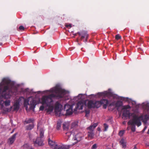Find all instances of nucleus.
I'll use <instances>...</instances> for the list:
<instances>
[{"label":"nucleus","mask_w":149,"mask_h":149,"mask_svg":"<svg viewBox=\"0 0 149 149\" xmlns=\"http://www.w3.org/2000/svg\"><path fill=\"white\" fill-rule=\"evenodd\" d=\"M19 29L21 31H23L24 30V26H20L19 27Z\"/></svg>","instance_id":"nucleus-31"},{"label":"nucleus","mask_w":149,"mask_h":149,"mask_svg":"<svg viewBox=\"0 0 149 149\" xmlns=\"http://www.w3.org/2000/svg\"><path fill=\"white\" fill-rule=\"evenodd\" d=\"M116 39L117 40L120 39L121 38V37L119 34L116 35L115 36Z\"/></svg>","instance_id":"nucleus-30"},{"label":"nucleus","mask_w":149,"mask_h":149,"mask_svg":"<svg viewBox=\"0 0 149 149\" xmlns=\"http://www.w3.org/2000/svg\"><path fill=\"white\" fill-rule=\"evenodd\" d=\"M86 96L87 95L85 94H79L77 96L74 97L73 99L72 100L73 102L80 100V101L77 104L75 108L74 109V112L75 113H76V111L77 110L83 109L84 106V104L82 100L86 97Z\"/></svg>","instance_id":"nucleus-4"},{"label":"nucleus","mask_w":149,"mask_h":149,"mask_svg":"<svg viewBox=\"0 0 149 149\" xmlns=\"http://www.w3.org/2000/svg\"><path fill=\"white\" fill-rule=\"evenodd\" d=\"M108 125L106 123H104V131H106L107 130L108 128Z\"/></svg>","instance_id":"nucleus-27"},{"label":"nucleus","mask_w":149,"mask_h":149,"mask_svg":"<svg viewBox=\"0 0 149 149\" xmlns=\"http://www.w3.org/2000/svg\"><path fill=\"white\" fill-rule=\"evenodd\" d=\"M72 105L66 104L65 105L64 109L66 111L67 115H70L72 114L73 111L72 109Z\"/></svg>","instance_id":"nucleus-8"},{"label":"nucleus","mask_w":149,"mask_h":149,"mask_svg":"<svg viewBox=\"0 0 149 149\" xmlns=\"http://www.w3.org/2000/svg\"><path fill=\"white\" fill-rule=\"evenodd\" d=\"M33 127V124L30 125L26 127L27 130H31Z\"/></svg>","instance_id":"nucleus-26"},{"label":"nucleus","mask_w":149,"mask_h":149,"mask_svg":"<svg viewBox=\"0 0 149 149\" xmlns=\"http://www.w3.org/2000/svg\"><path fill=\"white\" fill-rule=\"evenodd\" d=\"M148 134H149V130H148Z\"/></svg>","instance_id":"nucleus-37"},{"label":"nucleus","mask_w":149,"mask_h":149,"mask_svg":"<svg viewBox=\"0 0 149 149\" xmlns=\"http://www.w3.org/2000/svg\"><path fill=\"white\" fill-rule=\"evenodd\" d=\"M125 133V130H121L118 133L119 135L120 136H122Z\"/></svg>","instance_id":"nucleus-28"},{"label":"nucleus","mask_w":149,"mask_h":149,"mask_svg":"<svg viewBox=\"0 0 149 149\" xmlns=\"http://www.w3.org/2000/svg\"><path fill=\"white\" fill-rule=\"evenodd\" d=\"M40 137L37 138L35 141H33L34 143L36 146H41L43 144V141L42 139L44 136V131L43 129H41L40 130Z\"/></svg>","instance_id":"nucleus-7"},{"label":"nucleus","mask_w":149,"mask_h":149,"mask_svg":"<svg viewBox=\"0 0 149 149\" xmlns=\"http://www.w3.org/2000/svg\"><path fill=\"white\" fill-rule=\"evenodd\" d=\"M61 121H58L57 123L56 129L57 130H60L61 127Z\"/></svg>","instance_id":"nucleus-23"},{"label":"nucleus","mask_w":149,"mask_h":149,"mask_svg":"<svg viewBox=\"0 0 149 149\" xmlns=\"http://www.w3.org/2000/svg\"><path fill=\"white\" fill-rule=\"evenodd\" d=\"M127 130H129V127H127Z\"/></svg>","instance_id":"nucleus-36"},{"label":"nucleus","mask_w":149,"mask_h":149,"mask_svg":"<svg viewBox=\"0 0 149 149\" xmlns=\"http://www.w3.org/2000/svg\"><path fill=\"white\" fill-rule=\"evenodd\" d=\"M66 136H65V139L66 140H68L71 136V134L70 132H68L65 133Z\"/></svg>","instance_id":"nucleus-24"},{"label":"nucleus","mask_w":149,"mask_h":149,"mask_svg":"<svg viewBox=\"0 0 149 149\" xmlns=\"http://www.w3.org/2000/svg\"><path fill=\"white\" fill-rule=\"evenodd\" d=\"M37 129H38V127Z\"/></svg>","instance_id":"nucleus-40"},{"label":"nucleus","mask_w":149,"mask_h":149,"mask_svg":"<svg viewBox=\"0 0 149 149\" xmlns=\"http://www.w3.org/2000/svg\"><path fill=\"white\" fill-rule=\"evenodd\" d=\"M85 112L86 116H87L90 113V110L89 109H86L85 111Z\"/></svg>","instance_id":"nucleus-29"},{"label":"nucleus","mask_w":149,"mask_h":149,"mask_svg":"<svg viewBox=\"0 0 149 149\" xmlns=\"http://www.w3.org/2000/svg\"><path fill=\"white\" fill-rule=\"evenodd\" d=\"M78 122L75 121L73 122L71 124V128H74L78 126Z\"/></svg>","instance_id":"nucleus-15"},{"label":"nucleus","mask_w":149,"mask_h":149,"mask_svg":"<svg viewBox=\"0 0 149 149\" xmlns=\"http://www.w3.org/2000/svg\"><path fill=\"white\" fill-rule=\"evenodd\" d=\"M101 104H103L104 105L106 106L108 104V101L106 99H103L100 101Z\"/></svg>","instance_id":"nucleus-18"},{"label":"nucleus","mask_w":149,"mask_h":149,"mask_svg":"<svg viewBox=\"0 0 149 149\" xmlns=\"http://www.w3.org/2000/svg\"><path fill=\"white\" fill-rule=\"evenodd\" d=\"M98 96V97H111L114 99H118L123 101H127L129 103H132V104H136V101H133L131 99L128 97H120L118 95L113 94L111 91L110 89H109L108 91H104L102 92H99L97 93V95L91 94L89 96H92L93 97H95L96 96Z\"/></svg>","instance_id":"nucleus-3"},{"label":"nucleus","mask_w":149,"mask_h":149,"mask_svg":"<svg viewBox=\"0 0 149 149\" xmlns=\"http://www.w3.org/2000/svg\"><path fill=\"white\" fill-rule=\"evenodd\" d=\"M95 108H98L101 105L100 101H95Z\"/></svg>","instance_id":"nucleus-19"},{"label":"nucleus","mask_w":149,"mask_h":149,"mask_svg":"<svg viewBox=\"0 0 149 149\" xmlns=\"http://www.w3.org/2000/svg\"><path fill=\"white\" fill-rule=\"evenodd\" d=\"M95 100H89L88 101L86 104L88 108H95Z\"/></svg>","instance_id":"nucleus-11"},{"label":"nucleus","mask_w":149,"mask_h":149,"mask_svg":"<svg viewBox=\"0 0 149 149\" xmlns=\"http://www.w3.org/2000/svg\"><path fill=\"white\" fill-rule=\"evenodd\" d=\"M136 102V104H132V103H129L130 104H132L133 107L135 108L133 109V113H130L129 111L128 110L131 108L129 105L123 106L122 108V110L123 111V118L124 119H127V118H132V119L128 121L127 124L129 125H130L132 126L131 130L133 132L135 131V125L138 127L140 126L141 125V121L147 120L149 117L148 115L144 113L140 114L139 116L140 112L138 108L142 107L144 109L148 111L149 103L147 102H143L142 104H137Z\"/></svg>","instance_id":"nucleus-2"},{"label":"nucleus","mask_w":149,"mask_h":149,"mask_svg":"<svg viewBox=\"0 0 149 149\" xmlns=\"http://www.w3.org/2000/svg\"><path fill=\"white\" fill-rule=\"evenodd\" d=\"M0 44L1 45H2V43H1Z\"/></svg>","instance_id":"nucleus-38"},{"label":"nucleus","mask_w":149,"mask_h":149,"mask_svg":"<svg viewBox=\"0 0 149 149\" xmlns=\"http://www.w3.org/2000/svg\"><path fill=\"white\" fill-rule=\"evenodd\" d=\"M33 120L31 118L26 119V120L25 121V123H26L27 124L32 123L33 122Z\"/></svg>","instance_id":"nucleus-25"},{"label":"nucleus","mask_w":149,"mask_h":149,"mask_svg":"<svg viewBox=\"0 0 149 149\" xmlns=\"http://www.w3.org/2000/svg\"><path fill=\"white\" fill-rule=\"evenodd\" d=\"M79 36H81V40L85 39V40H84V41L86 42L87 41V39L88 36V35L87 33L86 32L83 31L81 33H78Z\"/></svg>","instance_id":"nucleus-9"},{"label":"nucleus","mask_w":149,"mask_h":149,"mask_svg":"<svg viewBox=\"0 0 149 149\" xmlns=\"http://www.w3.org/2000/svg\"><path fill=\"white\" fill-rule=\"evenodd\" d=\"M113 104L116 107H119L122 105V102L119 101H117L115 103H113Z\"/></svg>","instance_id":"nucleus-22"},{"label":"nucleus","mask_w":149,"mask_h":149,"mask_svg":"<svg viewBox=\"0 0 149 149\" xmlns=\"http://www.w3.org/2000/svg\"><path fill=\"white\" fill-rule=\"evenodd\" d=\"M17 91L16 84L15 82L11 81L8 78H3L2 82L0 83V105L2 109L5 111L9 112L13 107V110L17 111L19 108L20 104H22L24 102V106L25 107L27 111L30 110H34L37 104L39 103L42 105L39 108L40 111L45 110L49 113L52 112L54 109L53 98L59 99L64 97L65 100V90L62 89L59 85H56L50 90L44 91L47 95L43 96L38 101L36 98L30 97L25 99L22 97H20L16 100L14 103L13 107L10 108H4L5 106L7 107L10 104V101L6 99L10 97L13 93Z\"/></svg>","instance_id":"nucleus-1"},{"label":"nucleus","mask_w":149,"mask_h":149,"mask_svg":"<svg viewBox=\"0 0 149 149\" xmlns=\"http://www.w3.org/2000/svg\"><path fill=\"white\" fill-rule=\"evenodd\" d=\"M134 149H137V148H134Z\"/></svg>","instance_id":"nucleus-39"},{"label":"nucleus","mask_w":149,"mask_h":149,"mask_svg":"<svg viewBox=\"0 0 149 149\" xmlns=\"http://www.w3.org/2000/svg\"><path fill=\"white\" fill-rule=\"evenodd\" d=\"M65 26L67 27H68V28H70L72 27V26L71 24H67L65 25Z\"/></svg>","instance_id":"nucleus-33"},{"label":"nucleus","mask_w":149,"mask_h":149,"mask_svg":"<svg viewBox=\"0 0 149 149\" xmlns=\"http://www.w3.org/2000/svg\"><path fill=\"white\" fill-rule=\"evenodd\" d=\"M146 129V127H145L144 128V129H143V131H145V130Z\"/></svg>","instance_id":"nucleus-35"},{"label":"nucleus","mask_w":149,"mask_h":149,"mask_svg":"<svg viewBox=\"0 0 149 149\" xmlns=\"http://www.w3.org/2000/svg\"><path fill=\"white\" fill-rule=\"evenodd\" d=\"M94 136V133L93 132L88 131V136L89 138L90 139H92Z\"/></svg>","instance_id":"nucleus-21"},{"label":"nucleus","mask_w":149,"mask_h":149,"mask_svg":"<svg viewBox=\"0 0 149 149\" xmlns=\"http://www.w3.org/2000/svg\"><path fill=\"white\" fill-rule=\"evenodd\" d=\"M97 148V145L96 144H94L93 145L91 149H96Z\"/></svg>","instance_id":"nucleus-32"},{"label":"nucleus","mask_w":149,"mask_h":149,"mask_svg":"<svg viewBox=\"0 0 149 149\" xmlns=\"http://www.w3.org/2000/svg\"><path fill=\"white\" fill-rule=\"evenodd\" d=\"M126 141L125 139H121L120 141V143L122 146L123 148H125L126 147Z\"/></svg>","instance_id":"nucleus-14"},{"label":"nucleus","mask_w":149,"mask_h":149,"mask_svg":"<svg viewBox=\"0 0 149 149\" xmlns=\"http://www.w3.org/2000/svg\"><path fill=\"white\" fill-rule=\"evenodd\" d=\"M22 148L24 149H32V147L28 143L24 144L22 147Z\"/></svg>","instance_id":"nucleus-20"},{"label":"nucleus","mask_w":149,"mask_h":149,"mask_svg":"<svg viewBox=\"0 0 149 149\" xmlns=\"http://www.w3.org/2000/svg\"><path fill=\"white\" fill-rule=\"evenodd\" d=\"M70 147V146L69 145H62L58 146L57 147H56L54 149H69Z\"/></svg>","instance_id":"nucleus-12"},{"label":"nucleus","mask_w":149,"mask_h":149,"mask_svg":"<svg viewBox=\"0 0 149 149\" xmlns=\"http://www.w3.org/2000/svg\"><path fill=\"white\" fill-rule=\"evenodd\" d=\"M84 136L83 134L81 132L77 130L75 131L74 132L72 139V141L74 142L72 143V146L74 145L81 140Z\"/></svg>","instance_id":"nucleus-5"},{"label":"nucleus","mask_w":149,"mask_h":149,"mask_svg":"<svg viewBox=\"0 0 149 149\" xmlns=\"http://www.w3.org/2000/svg\"><path fill=\"white\" fill-rule=\"evenodd\" d=\"M97 123H94L93 125H91L87 128L88 130L90 131L93 132L94 128L97 125Z\"/></svg>","instance_id":"nucleus-13"},{"label":"nucleus","mask_w":149,"mask_h":149,"mask_svg":"<svg viewBox=\"0 0 149 149\" xmlns=\"http://www.w3.org/2000/svg\"><path fill=\"white\" fill-rule=\"evenodd\" d=\"M54 112L56 116H60L63 114L61 111L63 109V107L59 102H56L54 104Z\"/></svg>","instance_id":"nucleus-6"},{"label":"nucleus","mask_w":149,"mask_h":149,"mask_svg":"<svg viewBox=\"0 0 149 149\" xmlns=\"http://www.w3.org/2000/svg\"><path fill=\"white\" fill-rule=\"evenodd\" d=\"M49 144L50 146H53L54 147V149L56 147H57V146H58L54 142L52 141H49Z\"/></svg>","instance_id":"nucleus-16"},{"label":"nucleus","mask_w":149,"mask_h":149,"mask_svg":"<svg viewBox=\"0 0 149 149\" xmlns=\"http://www.w3.org/2000/svg\"><path fill=\"white\" fill-rule=\"evenodd\" d=\"M97 130L98 131H101V129L99 127H98L97 128Z\"/></svg>","instance_id":"nucleus-34"},{"label":"nucleus","mask_w":149,"mask_h":149,"mask_svg":"<svg viewBox=\"0 0 149 149\" xmlns=\"http://www.w3.org/2000/svg\"><path fill=\"white\" fill-rule=\"evenodd\" d=\"M70 125L69 122H65L63 124V128L64 130H67L68 129Z\"/></svg>","instance_id":"nucleus-17"},{"label":"nucleus","mask_w":149,"mask_h":149,"mask_svg":"<svg viewBox=\"0 0 149 149\" xmlns=\"http://www.w3.org/2000/svg\"><path fill=\"white\" fill-rule=\"evenodd\" d=\"M28 89H26V90L27 91Z\"/></svg>","instance_id":"nucleus-41"},{"label":"nucleus","mask_w":149,"mask_h":149,"mask_svg":"<svg viewBox=\"0 0 149 149\" xmlns=\"http://www.w3.org/2000/svg\"><path fill=\"white\" fill-rule=\"evenodd\" d=\"M16 135L17 134L16 133L14 134L8 139V142L9 145H11L14 142L15 140Z\"/></svg>","instance_id":"nucleus-10"}]
</instances>
